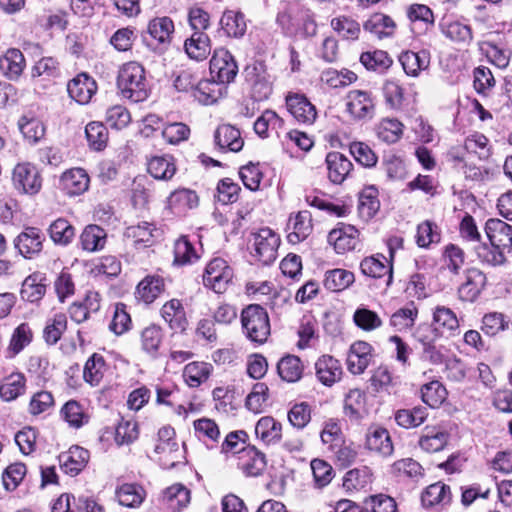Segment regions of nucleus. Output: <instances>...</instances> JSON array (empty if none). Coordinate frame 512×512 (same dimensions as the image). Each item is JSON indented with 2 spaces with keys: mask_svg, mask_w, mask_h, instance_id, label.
Listing matches in <instances>:
<instances>
[{
  "mask_svg": "<svg viewBox=\"0 0 512 512\" xmlns=\"http://www.w3.org/2000/svg\"><path fill=\"white\" fill-rule=\"evenodd\" d=\"M485 232L491 246H479L476 249L478 258L492 266L504 264L506 255L512 254V226L500 219H489Z\"/></svg>",
  "mask_w": 512,
  "mask_h": 512,
  "instance_id": "f257e3e1",
  "label": "nucleus"
},
{
  "mask_svg": "<svg viewBox=\"0 0 512 512\" xmlns=\"http://www.w3.org/2000/svg\"><path fill=\"white\" fill-rule=\"evenodd\" d=\"M117 86L122 97L134 103L148 98V88L145 71L137 62L125 63L119 70Z\"/></svg>",
  "mask_w": 512,
  "mask_h": 512,
  "instance_id": "f03ea898",
  "label": "nucleus"
},
{
  "mask_svg": "<svg viewBox=\"0 0 512 512\" xmlns=\"http://www.w3.org/2000/svg\"><path fill=\"white\" fill-rule=\"evenodd\" d=\"M244 335L252 343L264 344L270 335V320L267 311L258 304H251L241 313Z\"/></svg>",
  "mask_w": 512,
  "mask_h": 512,
  "instance_id": "7ed1b4c3",
  "label": "nucleus"
},
{
  "mask_svg": "<svg viewBox=\"0 0 512 512\" xmlns=\"http://www.w3.org/2000/svg\"><path fill=\"white\" fill-rule=\"evenodd\" d=\"M346 112L354 121L371 120L376 112L375 98L365 90H351L345 97Z\"/></svg>",
  "mask_w": 512,
  "mask_h": 512,
  "instance_id": "20e7f679",
  "label": "nucleus"
},
{
  "mask_svg": "<svg viewBox=\"0 0 512 512\" xmlns=\"http://www.w3.org/2000/svg\"><path fill=\"white\" fill-rule=\"evenodd\" d=\"M253 256L264 265L273 263L277 258L280 237L270 228L264 227L252 234Z\"/></svg>",
  "mask_w": 512,
  "mask_h": 512,
  "instance_id": "39448f33",
  "label": "nucleus"
},
{
  "mask_svg": "<svg viewBox=\"0 0 512 512\" xmlns=\"http://www.w3.org/2000/svg\"><path fill=\"white\" fill-rule=\"evenodd\" d=\"M232 278L233 271L227 262L222 258H214L206 266L203 274V284L216 293H222L226 290Z\"/></svg>",
  "mask_w": 512,
  "mask_h": 512,
  "instance_id": "423d86ee",
  "label": "nucleus"
},
{
  "mask_svg": "<svg viewBox=\"0 0 512 512\" xmlns=\"http://www.w3.org/2000/svg\"><path fill=\"white\" fill-rule=\"evenodd\" d=\"M15 188L25 194L35 195L42 187V178L38 169L27 162L17 164L12 173Z\"/></svg>",
  "mask_w": 512,
  "mask_h": 512,
  "instance_id": "0eeeda50",
  "label": "nucleus"
},
{
  "mask_svg": "<svg viewBox=\"0 0 512 512\" xmlns=\"http://www.w3.org/2000/svg\"><path fill=\"white\" fill-rule=\"evenodd\" d=\"M210 72L221 83L234 80L238 66L233 56L226 49H216L210 60Z\"/></svg>",
  "mask_w": 512,
  "mask_h": 512,
  "instance_id": "6e6552de",
  "label": "nucleus"
},
{
  "mask_svg": "<svg viewBox=\"0 0 512 512\" xmlns=\"http://www.w3.org/2000/svg\"><path fill=\"white\" fill-rule=\"evenodd\" d=\"M364 446L370 452L382 457H389L394 451L389 431L376 424L369 426L366 430Z\"/></svg>",
  "mask_w": 512,
  "mask_h": 512,
  "instance_id": "1a4fd4ad",
  "label": "nucleus"
},
{
  "mask_svg": "<svg viewBox=\"0 0 512 512\" xmlns=\"http://www.w3.org/2000/svg\"><path fill=\"white\" fill-rule=\"evenodd\" d=\"M286 106L294 119L305 125L315 122L317 111L315 106L303 94L289 93L286 96Z\"/></svg>",
  "mask_w": 512,
  "mask_h": 512,
  "instance_id": "9d476101",
  "label": "nucleus"
},
{
  "mask_svg": "<svg viewBox=\"0 0 512 512\" xmlns=\"http://www.w3.org/2000/svg\"><path fill=\"white\" fill-rule=\"evenodd\" d=\"M373 347L365 341L354 342L348 351L347 368L354 375L362 374L373 359Z\"/></svg>",
  "mask_w": 512,
  "mask_h": 512,
  "instance_id": "9b49d317",
  "label": "nucleus"
},
{
  "mask_svg": "<svg viewBox=\"0 0 512 512\" xmlns=\"http://www.w3.org/2000/svg\"><path fill=\"white\" fill-rule=\"evenodd\" d=\"M69 96L79 104H87L97 91L93 78L85 73L78 74L67 84Z\"/></svg>",
  "mask_w": 512,
  "mask_h": 512,
  "instance_id": "f8f14e48",
  "label": "nucleus"
},
{
  "mask_svg": "<svg viewBox=\"0 0 512 512\" xmlns=\"http://www.w3.org/2000/svg\"><path fill=\"white\" fill-rule=\"evenodd\" d=\"M90 178L82 168H72L65 171L60 177L61 189L69 196H77L89 188Z\"/></svg>",
  "mask_w": 512,
  "mask_h": 512,
  "instance_id": "ddd939ff",
  "label": "nucleus"
},
{
  "mask_svg": "<svg viewBox=\"0 0 512 512\" xmlns=\"http://www.w3.org/2000/svg\"><path fill=\"white\" fill-rule=\"evenodd\" d=\"M43 240V235L38 228L28 227L16 237L14 244L22 256L32 258L41 252Z\"/></svg>",
  "mask_w": 512,
  "mask_h": 512,
  "instance_id": "4468645a",
  "label": "nucleus"
},
{
  "mask_svg": "<svg viewBox=\"0 0 512 512\" xmlns=\"http://www.w3.org/2000/svg\"><path fill=\"white\" fill-rule=\"evenodd\" d=\"M328 243L338 254L353 250L358 243V230L350 225L335 228L328 234Z\"/></svg>",
  "mask_w": 512,
  "mask_h": 512,
  "instance_id": "2eb2a0df",
  "label": "nucleus"
},
{
  "mask_svg": "<svg viewBox=\"0 0 512 512\" xmlns=\"http://www.w3.org/2000/svg\"><path fill=\"white\" fill-rule=\"evenodd\" d=\"M88 459V450L74 446L59 455V464L64 473L75 476L86 466Z\"/></svg>",
  "mask_w": 512,
  "mask_h": 512,
  "instance_id": "dca6fc26",
  "label": "nucleus"
},
{
  "mask_svg": "<svg viewBox=\"0 0 512 512\" xmlns=\"http://www.w3.org/2000/svg\"><path fill=\"white\" fill-rule=\"evenodd\" d=\"M316 376L325 386H332L342 376L340 362L330 355L321 356L315 363Z\"/></svg>",
  "mask_w": 512,
  "mask_h": 512,
  "instance_id": "f3484780",
  "label": "nucleus"
},
{
  "mask_svg": "<svg viewBox=\"0 0 512 512\" xmlns=\"http://www.w3.org/2000/svg\"><path fill=\"white\" fill-rule=\"evenodd\" d=\"M266 457L264 453L254 446H247L239 457V468L247 476H258L266 467Z\"/></svg>",
  "mask_w": 512,
  "mask_h": 512,
  "instance_id": "a211bd4d",
  "label": "nucleus"
},
{
  "mask_svg": "<svg viewBox=\"0 0 512 512\" xmlns=\"http://www.w3.org/2000/svg\"><path fill=\"white\" fill-rule=\"evenodd\" d=\"M486 284V276L476 268L468 269L466 280L459 287L458 294L463 301H474Z\"/></svg>",
  "mask_w": 512,
  "mask_h": 512,
  "instance_id": "6ab92c4d",
  "label": "nucleus"
},
{
  "mask_svg": "<svg viewBox=\"0 0 512 512\" xmlns=\"http://www.w3.org/2000/svg\"><path fill=\"white\" fill-rule=\"evenodd\" d=\"M329 179L336 184L342 183L352 170V162L340 152H330L326 156Z\"/></svg>",
  "mask_w": 512,
  "mask_h": 512,
  "instance_id": "aec40b11",
  "label": "nucleus"
},
{
  "mask_svg": "<svg viewBox=\"0 0 512 512\" xmlns=\"http://www.w3.org/2000/svg\"><path fill=\"white\" fill-rule=\"evenodd\" d=\"M287 227L290 230L287 235L290 243L296 244L303 241L312 230L310 213L308 211H299L295 216L289 218Z\"/></svg>",
  "mask_w": 512,
  "mask_h": 512,
  "instance_id": "412c9836",
  "label": "nucleus"
},
{
  "mask_svg": "<svg viewBox=\"0 0 512 512\" xmlns=\"http://www.w3.org/2000/svg\"><path fill=\"white\" fill-rule=\"evenodd\" d=\"M399 61L408 76L417 77L421 71L429 67L430 53L427 50L405 51L401 53Z\"/></svg>",
  "mask_w": 512,
  "mask_h": 512,
  "instance_id": "4be33fe9",
  "label": "nucleus"
},
{
  "mask_svg": "<svg viewBox=\"0 0 512 512\" xmlns=\"http://www.w3.org/2000/svg\"><path fill=\"white\" fill-rule=\"evenodd\" d=\"M106 242V231L102 227L95 224L87 225L80 234L81 248L89 253L103 250Z\"/></svg>",
  "mask_w": 512,
  "mask_h": 512,
  "instance_id": "5701e85b",
  "label": "nucleus"
},
{
  "mask_svg": "<svg viewBox=\"0 0 512 512\" xmlns=\"http://www.w3.org/2000/svg\"><path fill=\"white\" fill-rule=\"evenodd\" d=\"M161 315L169 327L175 331H184L187 325L185 310L178 299L166 302L161 309Z\"/></svg>",
  "mask_w": 512,
  "mask_h": 512,
  "instance_id": "b1692460",
  "label": "nucleus"
},
{
  "mask_svg": "<svg viewBox=\"0 0 512 512\" xmlns=\"http://www.w3.org/2000/svg\"><path fill=\"white\" fill-rule=\"evenodd\" d=\"M187 55L194 60H205L211 53V43L205 32H193L184 45Z\"/></svg>",
  "mask_w": 512,
  "mask_h": 512,
  "instance_id": "393cba45",
  "label": "nucleus"
},
{
  "mask_svg": "<svg viewBox=\"0 0 512 512\" xmlns=\"http://www.w3.org/2000/svg\"><path fill=\"white\" fill-rule=\"evenodd\" d=\"M147 32L158 44L166 46L171 42L174 32V23L167 16L156 17L149 21Z\"/></svg>",
  "mask_w": 512,
  "mask_h": 512,
  "instance_id": "a878e982",
  "label": "nucleus"
},
{
  "mask_svg": "<svg viewBox=\"0 0 512 512\" xmlns=\"http://www.w3.org/2000/svg\"><path fill=\"white\" fill-rule=\"evenodd\" d=\"M147 171L157 180H170L176 173L174 158L170 155L154 156L147 162Z\"/></svg>",
  "mask_w": 512,
  "mask_h": 512,
  "instance_id": "bb28decb",
  "label": "nucleus"
},
{
  "mask_svg": "<svg viewBox=\"0 0 512 512\" xmlns=\"http://www.w3.org/2000/svg\"><path fill=\"white\" fill-rule=\"evenodd\" d=\"M215 142L220 149L238 152L243 147L240 131L231 125H221L215 132Z\"/></svg>",
  "mask_w": 512,
  "mask_h": 512,
  "instance_id": "cd10ccee",
  "label": "nucleus"
},
{
  "mask_svg": "<svg viewBox=\"0 0 512 512\" xmlns=\"http://www.w3.org/2000/svg\"><path fill=\"white\" fill-rule=\"evenodd\" d=\"M360 269L364 275L372 278L388 276V285L392 282V265L384 256L364 258L360 263Z\"/></svg>",
  "mask_w": 512,
  "mask_h": 512,
  "instance_id": "c85d7f7f",
  "label": "nucleus"
},
{
  "mask_svg": "<svg viewBox=\"0 0 512 512\" xmlns=\"http://www.w3.org/2000/svg\"><path fill=\"white\" fill-rule=\"evenodd\" d=\"M25 67V59L19 49L11 48L0 57V70L9 79H17Z\"/></svg>",
  "mask_w": 512,
  "mask_h": 512,
  "instance_id": "c756f323",
  "label": "nucleus"
},
{
  "mask_svg": "<svg viewBox=\"0 0 512 512\" xmlns=\"http://www.w3.org/2000/svg\"><path fill=\"white\" fill-rule=\"evenodd\" d=\"M47 231L53 243L59 246H68L75 237L74 226L64 218L53 221Z\"/></svg>",
  "mask_w": 512,
  "mask_h": 512,
  "instance_id": "7c9ffc66",
  "label": "nucleus"
},
{
  "mask_svg": "<svg viewBox=\"0 0 512 512\" xmlns=\"http://www.w3.org/2000/svg\"><path fill=\"white\" fill-rule=\"evenodd\" d=\"M193 97L203 105L214 104L222 95V87L216 81L200 80L193 90Z\"/></svg>",
  "mask_w": 512,
  "mask_h": 512,
  "instance_id": "2f4dec72",
  "label": "nucleus"
},
{
  "mask_svg": "<svg viewBox=\"0 0 512 512\" xmlns=\"http://www.w3.org/2000/svg\"><path fill=\"white\" fill-rule=\"evenodd\" d=\"M355 281L354 274L346 269H332L325 273L324 286L332 292H340L350 287Z\"/></svg>",
  "mask_w": 512,
  "mask_h": 512,
  "instance_id": "473e14b6",
  "label": "nucleus"
},
{
  "mask_svg": "<svg viewBox=\"0 0 512 512\" xmlns=\"http://www.w3.org/2000/svg\"><path fill=\"white\" fill-rule=\"evenodd\" d=\"M164 282L159 276H147L137 286V298L146 304L152 303L163 291Z\"/></svg>",
  "mask_w": 512,
  "mask_h": 512,
  "instance_id": "72a5a7b5",
  "label": "nucleus"
},
{
  "mask_svg": "<svg viewBox=\"0 0 512 512\" xmlns=\"http://www.w3.org/2000/svg\"><path fill=\"white\" fill-rule=\"evenodd\" d=\"M154 225L149 222H141L137 225H131L125 229L124 235L130 239L134 246L142 245L144 247L150 246L153 243Z\"/></svg>",
  "mask_w": 512,
  "mask_h": 512,
  "instance_id": "f704fd0d",
  "label": "nucleus"
},
{
  "mask_svg": "<svg viewBox=\"0 0 512 512\" xmlns=\"http://www.w3.org/2000/svg\"><path fill=\"white\" fill-rule=\"evenodd\" d=\"M433 325L445 336L452 334L459 328V322L455 313L445 306H437L433 312Z\"/></svg>",
  "mask_w": 512,
  "mask_h": 512,
  "instance_id": "c9c22d12",
  "label": "nucleus"
},
{
  "mask_svg": "<svg viewBox=\"0 0 512 512\" xmlns=\"http://www.w3.org/2000/svg\"><path fill=\"white\" fill-rule=\"evenodd\" d=\"M25 377L22 373H11L6 376L0 385V397L4 401L15 400L25 391Z\"/></svg>",
  "mask_w": 512,
  "mask_h": 512,
  "instance_id": "e433bc0d",
  "label": "nucleus"
},
{
  "mask_svg": "<svg viewBox=\"0 0 512 512\" xmlns=\"http://www.w3.org/2000/svg\"><path fill=\"white\" fill-rule=\"evenodd\" d=\"M144 490L141 486L132 483H125L116 489V497L120 505L134 508L144 500Z\"/></svg>",
  "mask_w": 512,
  "mask_h": 512,
  "instance_id": "4c0bfd02",
  "label": "nucleus"
},
{
  "mask_svg": "<svg viewBox=\"0 0 512 512\" xmlns=\"http://www.w3.org/2000/svg\"><path fill=\"white\" fill-rule=\"evenodd\" d=\"M105 371L106 365L103 356L94 353L85 363L83 378L91 386H98L104 377Z\"/></svg>",
  "mask_w": 512,
  "mask_h": 512,
  "instance_id": "58836bf2",
  "label": "nucleus"
},
{
  "mask_svg": "<svg viewBox=\"0 0 512 512\" xmlns=\"http://www.w3.org/2000/svg\"><path fill=\"white\" fill-rule=\"evenodd\" d=\"M418 317V308L414 302L398 309L390 317V325L397 331H404L414 326Z\"/></svg>",
  "mask_w": 512,
  "mask_h": 512,
  "instance_id": "ea45409f",
  "label": "nucleus"
},
{
  "mask_svg": "<svg viewBox=\"0 0 512 512\" xmlns=\"http://www.w3.org/2000/svg\"><path fill=\"white\" fill-rule=\"evenodd\" d=\"M61 415L68 425L75 429L82 427L89 421V415L76 400L66 402L61 409Z\"/></svg>",
  "mask_w": 512,
  "mask_h": 512,
  "instance_id": "a19ab883",
  "label": "nucleus"
},
{
  "mask_svg": "<svg viewBox=\"0 0 512 512\" xmlns=\"http://www.w3.org/2000/svg\"><path fill=\"white\" fill-rule=\"evenodd\" d=\"M281 428V424L274 418L265 416L258 420L255 433L263 442L271 444L280 439Z\"/></svg>",
  "mask_w": 512,
  "mask_h": 512,
  "instance_id": "79ce46f5",
  "label": "nucleus"
},
{
  "mask_svg": "<svg viewBox=\"0 0 512 512\" xmlns=\"http://www.w3.org/2000/svg\"><path fill=\"white\" fill-rule=\"evenodd\" d=\"M277 370L279 376L287 382L298 381L303 373V365L299 357L294 355H288L283 357L278 365Z\"/></svg>",
  "mask_w": 512,
  "mask_h": 512,
  "instance_id": "37998d69",
  "label": "nucleus"
},
{
  "mask_svg": "<svg viewBox=\"0 0 512 512\" xmlns=\"http://www.w3.org/2000/svg\"><path fill=\"white\" fill-rule=\"evenodd\" d=\"M428 416L425 407H414L412 409H401L395 414V421L403 428H414L424 423Z\"/></svg>",
  "mask_w": 512,
  "mask_h": 512,
  "instance_id": "c03bdc74",
  "label": "nucleus"
},
{
  "mask_svg": "<svg viewBox=\"0 0 512 512\" xmlns=\"http://www.w3.org/2000/svg\"><path fill=\"white\" fill-rule=\"evenodd\" d=\"M420 392L422 401L432 408L440 406L447 397L446 388L437 380L422 385Z\"/></svg>",
  "mask_w": 512,
  "mask_h": 512,
  "instance_id": "a18cd8bd",
  "label": "nucleus"
},
{
  "mask_svg": "<svg viewBox=\"0 0 512 512\" xmlns=\"http://www.w3.org/2000/svg\"><path fill=\"white\" fill-rule=\"evenodd\" d=\"M380 208L378 190L374 186L364 188L359 194L358 209L363 217H373Z\"/></svg>",
  "mask_w": 512,
  "mask_h": 512,
  "instance_id": "49530a36",
  "label": "nucleus"
},
{
  "mask_svg": "<svg viewBox=\"0 0 512 512\" xmlns=\"http://www.w3.org/2000/svg\"><path fill=\"white\" fill-rule=\"evenodd\" d=\"M448 434L435 428H425V433L419 440L420 447L430 453L438 452L444 448Z\"/></svg>",
  "mask_w": 512,
  "mask_h": 512,
  "instance_id": "de8ad7c7",
  "label": "nucleus"
},
{
  "mask_svg": "<svg viewBox=\"0 0 512 512\" xmlns=\"http://www.w3.org/2000/svg\"><path fill=\"white\" fill-rule=\"evenodd\" d=\"M395 24L393 20L384 14H374L365 23L364 29L369 31L379 38L388 37L392 35Z\"/></svg>",
  "mask_w": 512,
  "mask_h": 512,
  "instance_id": "09e8293b",
  "label": "nucleus"
},
{
  "mask_svg": "<svg viewBox=\"0 0 512 512\" xmlns=\"http://www.w3.org/2000/svg\"><path fill=\"white\" fill-rule=\"evenodd\" d=\"M46 293V285L42 283V279L39 275L33 274L28 276L21 288V297L23 300L29 301L31 303L37 302Z\"/></svg>",
  "mask_w": 512,
  "mask_h": 512,
  "instance_id": "8fccbe9b",
  "label": "nucleus"
},
{
  "mask_svg": "<svg viewBox=\"0 0 512 512\" xmlns=\"http://www.w3.org/2000/svg\"><path fill=\"white\" fill-rule=\"evenodd\" d=\"M353 321L358 328L366 332L379 329L383 325L380 316L375 311L365 307L356 309L353 315Z\"/></svg>",
  "mask_w": 512,
  "mask_h": 512,
  "instance_id": "3c124183",
  "label": "nucleus"
},
{
  "mask_svg": "<svg viewBox=\"0 0 512 512\" xmlns=\"http://www.w3.org/2000/svg\"><path fill=\"white\" fill-rule=\"evenodd\" d=\"M210 375V366L205 362H192L185 366L183 377L190 387H198Z\"/></svg>",
  "mask_w": 512,
  "mask_h": 512,
  "instance_id": "603ef678",
  "label": "nucleus"
},
{
  "mask_svg": "<svg viewBox=\"0 0 512 512\" xmlns=\"http://www.w3.org/2000/svg\"><path fill=\"white\" fill-rule=\"evenodd\" d=\"M220 24L225 33L230 37H241L246 31L243 15L233 11L225 12L221 17Z\"/></svg>",
  "mask_w": 512,
  "mask_h": 512,
  "instance_id": "864d4df0",
  "label": "nucleus"
},
{
  "mask_svg": "<svg viewBox=\"0 0 512 512\" xmlns=\"http://www.w3.org/2000/svg\"><path fill=\"white\" fill-rule=\"evenodd\" d=\"M449 500L450 488L441 482L428 486L421 497V501L426 507H431L440 503H447Z\"/></svg>",
  "mask_w": 512,
  "mask_h": 512,
  "instance_id": "5fc2aeb1",
  "label": "nucleus"
},
{
  "mask_svg": "<svg viewBox=\"0 0 512 512\" xmlns=\"http://www.w3.org/2000/svg\"><path fill=\"white\" fill-rule=\"evenodd\" d=\"M402 132L403 125L397 119H383L376 127L378 138L386 143H395L398 141Z\"/></svg>",
  "mask_w": 512,
  "mask_h": 512,
  "instance_id": "6e6d98bb",
  "label": "nucleus"
},
{
  "mask_svg": "<svg viewBox=\"0 0 512 512\" xmlns=\"http://www.w3.org/2000/svg\"><path fill=\"white\" fill-rule=\"evenodd\" d=\"M67 328V318L63 313L55 314L54 317L47 321L43 331V337L47 344H56Z\"/></svg>",
  "mask_w": 512,
  "mask_h": 512,
  "instance_id": "4d7b16f0",
  "label": "nucleus"
},
{
  "mask_svg": "<svg viewBox=\"0 0 512 512\" xmlns=\"http://www.w3.org/2000/svg\"><path fill=\"white\" fill-rule=\"evenodd\" d=\"M362 65L373 71H384L392 64V59L388 53L383 50H375L373 52H364L360 56Z\"/></svg>",
  "mask_w": 512,
  "mask_h": 512,
  "instance_id": "13d9d810",
  "label": "nucleus"
},
{
  "mask_svg": "<svg viewBox=\"0 0 512 512\" xmlns=\"http://www.w3.org/2000/svg\"><path fill=\"white\" fill-rule=\"evenodd\" d=\"M163 498L172 509H181L190 502V491L182 484H174L164 491Z\"/></svg>",
  "mask_w": 512,
  "mask_h": 512,
  "instance_id": "bf43d9fd",
  "label": "nucleus"
},
{
  "mask_svg": "<svg viewBox=\"0 0 512 512\" xmlns=\"http://www.w3.org/2000/svg\"><path fill=\"white\" fill-rule=\"evenodd\" d=\"M163 339L162 329L155 324L145 327L140 334L141 345L147 353H156Z\"/></svg>",
  "mask_w": 512,
  "mask_h": 512,
  "instance_id": "052dcab7",
  "label": "nucleus"
},
{
  "mask_svg": "<svg viewBox=\"0 0 512 512\" xmlns=\"http://www.w3.org/2000/svg\"><path fill=\"white\" fill-rule=\"evenodd\" d=\"M363 510L365 512H396L397 505L392 497L378 494L364 500Z\"/></svg>",
  "mask_w": 512,
  "mask_h": 512,
  "instance_id": "680f3d73",
  "label": "nucleus"
},
{
  "mask_svg": "<svg viewBox=\"0 0 512 512\" xmlns=\"http://www.w3.org/2000/svg\"><path fill=\"white\" fill-rule=\"evenodd\" d=\"M331 26L342 38L347 40L357 39L360 33V25L346 16L332 19Z\"/></svg>",
  "mask_w": 512,
  "mask_h": 512,
  "instance_id": "e2e57ef3",
  "label": "nucleus"
},
{
  "mask_svg": "<svg viewBox=\"0 0 512 512\" xmlns=\"http://www.w3.org/2000/svg\"><path fill=\"white\" fill-rule=\"evenodd\" d=\"M194 429L197 437L206 444L208 441L217 442L220 437L219 427L212 419L201 418L194 421Z\"/></svg>",
  "mask_w": 512,
  "mask_h": 512,
  "instance_id": "0e129e2a",
  "label": "nucleus"
},
{
  "mask_svg": "<svg viewBox=\"0 0 512 512\" xmlns=\"http://www.w3.org/2000/svg\"><path fill=\"white\" fill-rule=\"evenodd\" d=\"M32 77L57 78L61 75L59 62L53 57H42L32 68Z\"/></svg>",
  "mask_w": 512,
  "mask_h": 512,
  "instance_id": "69168bd1",
  "label": "nucleus"
},
{
  "mask_svg": "<svg viewBox=\"0 0 512 512\" xmlns=\"http://www.w3.org/2000/svg\"><path fill=\"white\" fill-rule=\"evenodd\" d=\"M464 147L468 154H475L480 160L490 156L488 139L485 135L476 133L466 138Z\"/></svg>",
  "mask_w": 512,
  "mask_h": 512,
  "instance_id": "338daca9",
  "label": "nucleus"
},
{
  "mask_svg": "<svg viewBox=\"0 0 512 512\" xmlns=\"http://www.w3.org/2000/svg\"><path fill=\"white\" fill-rule=\"evenodd\" d=\"M18 127L24 138L31 142H37L44 135V126L35 118L22 116L18 121Z\"/></svg>",
  "mask_w": 512,
  "mask_h": 512,
  "instance_id": "774afa93",
  "label": "nucleus"
}]
</instances>
